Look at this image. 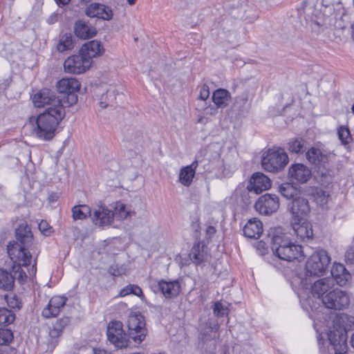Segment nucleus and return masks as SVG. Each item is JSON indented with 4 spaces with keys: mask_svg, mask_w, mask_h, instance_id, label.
Here are the masks:
<instances>
[{
    "mask_svg": "<svg viewBox=\"0 0 354 354\" xmlns=\"http://www.w3.org/2000/svg\"><path fill=\"white\" fill-rule=\"evenodd\" d=\"M17 241H10L7 250L10 259L19 266H27L34 259V264L30 274L36 272V260L39 250L32 244L33 236L30 227L26 224H21L16 230Z\"/></svg>",
    "mask_w": 354,
    "mask_h": 354,
    "instance_id": "nucleus-1",
    "label": "nucleus"
},
{
    "mask_svg": "<svg viewBox=\"0 0 354 354\" xmlns=\"http://www.w3.org/2000/svg\"><path fill=\"white\" fill-rule=\"evenodd\" d=\"M330 261V258L325 250H320L313 252L306 261L304 272L298 277L301 287L308 288L311 281L323 276Z\"/></svg>",
    "mask_w": 354,
    "mask_h": 354,
    "instance_id": "nucleus-2",
    "label": "nucleus"
},
{
    "mask_svg": "<svg viewBox=\"0 0 354 354\" xmlns=\"http://www.w3.org/2000/svg\"><path fill=\"white\" fill-rule=\"evenodd\" d=\"M65 116L64 108L58 107L55 111H45L39 114L33 128V133L42 140L53 138L60 121Z\"/></svg>",
    "mask_w": 354,
    "mask_h": 354,
    "instance_id": "nucleus-3",
    "label": "nucleus"
},
{
    "mask_svg": "<svg viewBox=\"0 0 354 354\" xmlns=\"http://www.w3.org/2000/svg\"><path fill=\"white\" fill-rule=\"evenodd\" d=\"M271 248L280 259L286 261L301 260L304 256L301 245L292 243L287 236L282 234L273 236Z\"/></svg>",
    "mask_w": 354,
    "mask_h": 354,
    "instance_id": "nucleus-4",
    "label": "nucleus"
},
{
    "mask_svg": "<svg viewBox=\"0 0 354 354\" xmlns=\"http://www.w3.org/2000/svg\"><path fill=\"white\" fill-rule=\"evenodd\" d=\"M69 98L71 101L65 100V97L56 96L53 91L44 88L34 95L32 102L38 108L46 106V111H55L58 109V107L64 108L65 110L66 107L71 106L77 101V97L75 95H71Z\"/></svg>",
    "mask_w": 354,
    "mask_h": 354,
    "instance_id": "nucleus-5",
    "label": "nucleus"
},
{
    "mask_svg": "<svg viewBox=\"0 0 354 354\" xmlns=\"http://www.w3.org/2000/svg\"><path fill=\"white\" fill-rule=\"evenodd\" d=\"M320 354H346L347 353L346 333L344 329L330 330L328 340L318 339Z\"/></svg>",
    "mask_w": 354,
    "mask_h": 354,
    "instance_id": "nucleus-6",
    "label": "nucleus"
},
{
    "mask_svg": "<svg viewBox=\"0 0 354 354\" xmlns=\"http://www.w3.org/2000/svg\"><path fill=\"white\" fill-rule=\"evenodd\" d=\"M288 163L287 153L280 148L269 149L263 153L261 158V165L264 170L268 172L281 171Z\"/></svg>",
    "mask_w": 354,
    "mask_h": 354,
    "instance_id": "nucleus-7",
    "label": "nucleus"
},
{
    "mask_svg": "<svg viewBox=\"0 0 354 354\" xmlns=\"http://www.w3.org/2000/svg\"><path fill=\"white\" fill-rule=\"evenodd\" d=\"M144 317L140 313L131 314L127 320L129 336L134 342L140 344L147 335Z\"/></svg>",
    "mask_w": 354,
    "mask_h": 354,
    "instance_id": "nucleus-8",
    "label": "nucleus"
},
{
    "mask_svg": "<svg viewBox=\"0 0 354 354\" xmlns=\"http://www.w3.org/2000/svg\"><path fill=\"white\" fill-rule=\"evenodd\" d=\"M322 304L329 309L343 310L348 306L350 297L346 291L333 288L324 296Z\"/></svg>",
    "mask_w": 354,
    "mask_h": 354,
    "instance_id": "nucleus-9",
    "label": "nucleus"
},
{
    "mask_svg": "<svg viewBox=\"0 0 354 354\" xmlns=\"http://www.w3.org/2000/svg\"><path fill=\"white\" fill-rule=\"evenodd\" d=\"M150 288L154 292H161L167 299L177 297L181 291V286L178 280H153L150 282Z\"/></svg>",
    "mask_w": 354,
    "mask_h": 354,
    "instance_id": "nucleus-10",
    "label": "nucleus"
},
{
    "mask_svg": "<svg viewBox=\"0 0 354 354\" xmlns=\"http://www.w3.org/2000/svg\"><path fill=\"white\" fill-rule=\"evenodd\" d=\"M106 334L109 341L116 348H122L127 346L129 340L121 322H111L107 326Z\"/></svg>",
    "mask_w": 354,
    "mask_h": 354,
    "instance_id": "nucleus-11",
    "label": "nucleus"
},
{
    "mask_svg": "<svg viewBox=\"0 0 354 354\" xmlns=\"http://www.w3.org/2000/svg\"><path fill=\"white\" fill-rule=\"evenodd\" d=\"M279 197L274 194H266L261 196L254 205L255 209L261 214L270 215L279 208Z\"/></svg>",
    "mask_w": 354,
    "mask_h": 354,
    "instance_id": "nucleus-12",
    "label": "nucleus"
},
{
    "mask_svg": "<svg viewBox=\"0 0 354 354\" xmlns=\"http://www.w3.org/2000/svg\"><path fill=\"white\" fill-rule=\"evenodd\" d=\"M91 66V62L86 59L80 52L79 55L70 56L64 63L65 71L73 74L83 73L88 70Z\"/></svg>",
    "mask_w": 354,
    "mask_h": 354,
    "instance_id": "nucleus-13",
    "label": "nucleus"
},
{
    "mask_svg": "<svg viewBox=\"0 0 354 354\" xmlns=\"http://www.w3.org/2000/svg\"><path fill=\"white\" fill-rule=\"evenodd\" d=\"M335 283L333 279L330 277H324L322 279H316L315 281H311V284L309 285L308 288L301 287L304 290H310L313 296L321 299L322 302L323 301V297L324 295L332 290L334 288Z\"/></svg>",
    "mask_w": 354,
    "mask_h": 354,
    "instance_id": "nucleus-14",
    "label": "nucleus"
},
{
    "mask_svg": "<svg viewBox=\"0 0 354 354\" xmlns=\"http://www.w3.org/2000/svg\"><path fill=\"white\" fill-rule=\"evenodd\" d=\"M80 86V83L76 78H62L57 84V90L60 93L58 97H60L61 98L65 97V100L71 101V100L69 97L71 95H75L77 97L75 93L79 91Z\"/></svg>",
    "mask_w": 354,
    "mask_h": 354,
    "instance_id": "nucleus-15",
    "label": "nucleus"
},
{
    "mask_svg": "<svg viewBox=\"0 0 354 354\" xmlns=\"http://www.w3.org/2000/svg\"><path fill=\"white\" fill-rule=\"evenodd\" d=\"M291 225L294 231V234L301 241H308L312 239L313 232L312 225L308 221H304V218H292Z\"/></svg>",
    "mask_w": 354,
    "mask_h": 354,
    "instance_id": "nucleus-16",
    "label": "nucleus"
},
{
    "mask_svg": "<svg viewBox=\"0 0 354 354\" xmlns=\"http://www.w3.org/2000/svg\"><path fill=\"white\" fill-rule=\"evenodd\" d=\"M91 219L100 227L110 225L113 220V214L106 206L100 205L93 209Z\"/></svg>",
    "mask_w": 354,
    "mask_h": 354,
    "instance_id": "nucleus-17",
    "label": "nucleus"
},
{
    "mask_svg": "<svg viewBox=\"0 0 354 354\" xmlns=\"http://www.w3.org/2000/svg\"><path fill=\"white\" fill-rule=\"evenodd\" d=\"M270 179L261 172L253 174L250 179L248 189L254 192L255 194H260L271 187Z\"/></svg>",
    "mask_w": 354,
    "mask_h": 354,
    "instance_id": "nucleus-18",
    "label": "nucleus"
},
{
    "mask_svg": "<svg viewBox=\"0 0 354 354\" xmlns=\"http://www.w3.org/2000/svg\"><path fill=\"white\" fill-rule=\"evenodd\" d=\"M289 212L292 214V218H304L310 212L308 201L300 196L296 197L288 205Z\"/></svg>",
    "mask_w": 354,
    "mask_h": 354,
    "instance_id": "nucleus-19",
    "label": "nucleus"
},
{
    "mask_svg": "<svg viewBox=\"0 0 354 354\" xmlns=\"http://www.w3.org/2000/svg\"><path fill=\"white\" fill-rule=\"evenodd\" d=\"M333 17L330 19V25H333L336 29L343 30L348 24V16L341 2L333 6Z\"/></svg>",
    "mask_w": 354,
    "mask_h": 354,
    "instance_id": "nucleus-20",
    "label": "nucleus"
},
{
    "mask_svg": "<svg viewBox=\"0 0 354 354\" xmlns=\"http://www.w3.org/2000/svg\"><path fill=\"white\" fill-rule=\"evenodd\" d=\"M310 176L311 171L304 164H294L288 169V177L292 181L305 183L310 179Z\"/></svg>",
    "mask_w": 354,
    "mask_h": 354,
    "instance_id": "nucleus-21",
    "label": "nucleus"
},
{
    "mask_svg": "<svg viewBox=\"0 0 354 354\" xmlns=\"http://www.w3.org/2000/svg\"><path fill=\"white\" fill-rule=\"evenodd\" d=\"M191 261L196 265H200L210 260L211 256L208 248L203 243H195L189 253Z\"/></svg>",
    "mask_w": 354,
    "mask_h": 354,
    "instance_id": "nucleus-22",
    "label": "nucleus"
},
{
    "mask_svg": "<svg viewBox=\"0 0 354 354\" xmlns=\"http://www.w3.org/2000/svg\"><path fill=\"white\" fill-rule=\"evenodd\" d=\"M86 15L89 17H97L103 20H110L113 17L111 8L101 3H91L86 9Z\"/></svg>",
    "mask_w": 354,
    "mask_h": 354,
    "instance_id": "nucleus-23",
    "label": "nucleus"
},
{
    "mask_svg": "<svg viewBox=\"0 0 354 354\" xmlns=\"http://www.w3.org/2000/svg\"><path fill=\"white\" fill-rule=\"evenodd\" d=\"M66 298L61 296L52 297L48 305L43 309L42 315L46 318L56 317L66 304Z\"/></svg>",
    "mask_w": 354,
    "mask_h": 354,
    "instance_id": "nucleus-24",
    "label": "nucleus"
},
{
    "mask_svg": "<svg viewBox=\"0 0 354 354\" xmlns=\"http://www.w3.org/2000/svg\"><path fill=\"white\" fill-rule=\"evenodd\" d=\"M82 55L92 64V59L102 55L104 48L100 41L92 40L85 43L80 50Z\"/></svg>",
    "mask_w": 354,
    "mask_h": 354,
    "instance_id": "nucleus-25",
    "label": "nucleus"
},
{
    "mask_svg": "<svg viewBox=\"0 0 354 354\" xmlns=\"http://www.w3.org/2000/svg\"><path fill=\"white\" fill-rule=\"evenodd\" d=\"M74 32L77 37L86 39L94 37L97 31L88 22L79 20L75 24Z\"/></svg>",
    "mask_w": 354,
    "mask_h": 354,
    "instance_id": "nucleus-26",
    "label": "nucleus"
},
{
    "mask_svg": "<svg viewBox=\"0 0 354 354\" xmlns=\"http://www.w3.org/2000/svg\"><path fill=\"white\" fill-rule=\"evenodd\" d=\"M331 275L333 282L336 281L337 284L340 286L346 285L348 282L351 274L346 270L345 267L341 263H334L331 269Z\"/></svg>",
    "mask_w": 354,
    "mask_h": 354,
    "instance_id": "nucleus-27",
    "label": "nucleus"
},
{
    "mask_svg": "<svg viewBox=\"0 0 354 354\" xmlns=\"http://www.w3.org/2000/svg\"><path fill=\"white\" fill-rule=\"evenodd\" d=\"M243 234L250 239H258L263 232L262 223L256 218L250 219L243 227Z\"/></svg>",
    "mask_w": 354,
    "mask_h": 354,
    "instance_id": "nucleus-28",
    "label": "nucleus"
},
{
    "mask_svg": "<svg viewBox=\"0 0 354 354\" xmlns=\"http://www.w3.org/2000/svg\"><path fill=\"white\" fill-rule=\"evenodd\" d=\"M198 165V162L196 160L191 165L184 167L180 169L179 182L183 185L189 187L192 184Z\"/></svg>",
    "mask_w": 354,
    "mask_h": 354,
    "instance_id": "nucleus-29",
    "label": "nucleus"
},
{
    "mask_svg": "<svg viewBox=\"0 0 354 354\" xmlns=\"http://www.w3.org/2000/svg\"><path fill=\"white\" fill-rule=\"evenodd\" d=\"M231 100L230 92L223 88L216 90L212 95V100L217 108H224L227 106Z\"/></svg>",
    "mask_w": 354,
    "mask_h": 354,
    "instance_id": "nucleus-30",
    "label": "nucleus"
},
{
    "mask_svg": "<svg viewBox=\"0 0 354 354\" xmlns=\"http://www.w3.org/2000/svg\"><path fill=\"white\" fill-rule=\"evenodd\" d=\"M306 157L309 162L315 165H319L327 160L326 156L316 147L310 148L306 153Z\"/></svg>",
    "mask_w": 354,
    "mask_h": 354,
    "instance_id": "nucleus-31",
    "label": "nucleus"
},
{
    "mask_svg": "<svg viewBox=\"0 0 354 354\" xmlns=\"http://www.w3.org/2000/svg\"><path fill=\"white\" fill-rule=\"evenodd\" d=\"M74 42L71 33L66 32L60 35L59 41L57 44V49L59 52H64L66 50L73 48Z\"/></svg>",
    "mask_w": 354,
    "mask_h": 354,
    "instance_id": "nucleus-32",
    "label": "nucleus"
},
{
    "mask_svg": "<svg viewBox=\"0 0 354 354\" xmlns=\"http://www.w3.org/2000/svg\"><path fill=\"white\" fill-rule=\"evenodd\" d=\"M69 318L64 317L57 320L53 324L52 328L49 331V336L52 339H55L61 335L66 326L69 324Z\"/></svg>",
    "mask_w": 354,
    "mask_h": 354,
    "instance_id": "nucleus-33",
    "label": "nucleus"
},
{
    "mask_svg": "<svg viewBox=\"0 0 354 354\" xmlns=\"http://www.w3.org/2000/svg\"><path fill=\"white\" fill-rule=\"evenodd\" d=\"M14 277L8 271L0 268V289L11 290L14 286Z\"/></svg>",
    "mask_w": 354,
    "mask_h": 354,
    "instance_id": "nucleus-34",
    "label": "nucleus"
},
{
    "mask_svg": "<svg viewBox=\"0 0 354 354\" xmlns=\"http://www.w3.org/2000/svg\"><path fill=\"white\" fill-rule=\"evenodd\" d=\"M88 216H92L91 209L88 205H75L72 208V216L74 220H84Z\"/></svg>",
    "mask_w": 354,
    "mask_h": 354,
    "instance_id": "nucleus-35",
    "label": "nucleus"
},
{
    "mask_svg": "<svg viewBox=\"0 0 354 354\" xmlns=\"http://www.w3.org/2000/svg\"><path fill=\"white\" fill-rule=\"evenodd\" d=\"M100 105L104 109L107 106H113L116 103V93L113 88H109L106 93L102 94L100 99Z\"/></svg>",
    "mask_w": 354,
    "mask_h": 354,
    "instance_id": "nucleus-36",
    "label": "nucleus"
},
{
    "mask_svg": "<svg viewBox=\"0 0 354 354\" xmlns=\"http://www.w3.org/2000/svg\"><path fill=\"white\" fill-rule=\"evenodd\" d=\"M278 189L281 194L288 199L294 200V198L299 196V192L297 189L291 183H283L279 185Z\"/></svg>",
    "mask_w": 354,
    "mask_h": 354,
    "instance_id": "nucleus-37",
    "label": "nucleus"
},
{
    "mask_svg": "<svg viewBox=\"0 0 354 354\" xmlns=\"http://www.w3.org/2000/svg\"><path fill=\"white\" fill-rule=\"evenodd\" d=\"M288 150L294 153H302L306 149V141L301 138H295L288 142Z\"/></svg>",
    "mask_w": 354,
    "mask_h": 354,
    "instance_id": "nucleus-38",
    "label": "nucleus"
},
{
    "mask_svg": "<svg viewBox=\"0 0 354 354\" xmlns=\"http://www.w3.org/2000/svg\"><path fill=\"white\" fill-rule=\"evenodd\" d=\"M113 214V218L116 217L118 219H125L129 216H131L133 212L127 209L124 204L118 202L115 204Z\"/></svg>",
    "mask_w": 354,
    "mask_h": 354,
    "instance_id": "nucleus-39",
    "label": "nucleus"
},
{
    "mask_svg": "<svg viewBox=\"0 0 354 354\" xmlns=\"http://www.w3.org/2000/svg\"><path fill=\"white\" fill-rule=\"evenodd\" d=\"M15 314L6 308H0V325H8L14 322Z\"/></svg>",
    "mask_w": 354,
    "mask_h": 354,
    "instance_id": "nucleus-40",
    "label": "nucleus"
},
{
    "mask_svg": "<svg viewBox=\"0 0 354 354\" xmlns=\"http://www.w3.org/2000/svg\"><path fill=\"white\" fill-rule=\"evenodd\" d=\"M130 294H133L140 298L144 297L142 289L137 285H128L120 292V297H124Z\"/></svg>",
    "mask_w": 354,
    "mask_h": 354,
    "instance_id": "nucleus-41",
    "label": "nucleus"
},
{
    "mask_svg": "<svg viewBox=\"0 0 354 354\" xmlns=\"http://www.w3.org/2000/svg\"><path fill=\"white\" fill-rule=\"evenodd\" d=\"M314 198L319 205L324 206L328 201L329 194L322 189H317L314 194Z\"/></svg>",
    "mask_w": 354,
    "mask_h": 354,
    "instance_id": "nucleus-42",
    "label": "nucleus"
},
{
    "mask_svg": "<svg viewBox=\"0 0 354 354\" xmlns=\"http://www.w3.org/2000/svg\"><path fill=\"white\" fill-rule=\"evenodd\" d=\"M12 330L6 328H0V345H8L13 339Z\"/></svg>",
    "mask_w": 354,
    "mask_h": 354,
    "instance_id": "nucleus-43",
    "label": "nucleus"
},
{
    "mask_svg": "<svg viewBox=\"0 0 354 354\" xmlns=\"http://www.w3.org/2000/svg\"><path fill=\"white\" fill-rule=\"evenodd\" d=\"M337 134L339 140L344 145L348 144L352 140L348 128L344 126L338 128Z\"/></svg>",
    "mask_w": 354,
    "mask_h": 354,
    "instance_id": "nucleus-44",
    "label": "nucleus"
},
{
    "mask_svg": "<svg viewBox=\"0 0 354 354\" xmlns=\"http://www.w3.org/2000/svg\"><path fill=\"white\" fill-rule=\"evenodd\" d=\"M213 311L214 315L217 317H223L225 314L227 313V310L224 308L223 304L219 301H217L214 304Z\"/></svg>",
    "mask_w": 354,
    "mask_h": 354,
    "instance_id": "nucleus-45",
    "label": "nucleus"
},
{
    "mask_svg": "<svg viewBox=\"0 0 354 354\" xmlns=\"http://www.w3.org/2000/svg\"><path fill=\"white\" fill-rule=\"evenodd\" d=\"M39 230L44 235H49L52 232V227L46 221H41L38 225Z\"/></svg>",
    "mask_w": 354,
    "mask_h": 354,
    "instance_id": "nucleus-46",
    "label": "nucleus"
},
{
    "mask_svg": "<svg viewBox=\"0 0 354 354\" xmlns=\"http://www.w3.org/2000/svg\"><path fill=\"white\" fill-rule=\"evenodd\" d=\"M209 86L206 84H204L201 88L199 98L202 100H205L209 97Z\"/></svg>",
    "mask_w": 354,
    "mask_h": 354,
    "instance_id": "nucleus-47",
    "label": "nucleus"
},
{
    "mask_svg": "<svg viewBox=\"0 0 354 354\" xmlns=\"http://www.w3.org/2000/svg\"><path fill=\"white\" fill-rule=\"evenodd\" d=\"M345 259L348 263L354 264V246L351 247L346 252Z\"/></svg>",
    "mask_w": 354,
    "mask_h": 354,
    "instance_id": "nucleus-48",
    "label": "nucleus"
},
{
    "mask_svg": "<svg viewBox=\"0 0 354 354\" xmlns=\"http://www.w3.org/2000/svg\"><path fill=\"white\" fill-rule=\"evenodd\" d=\"M6 299H7V303L10 308H18V309H19L21 308V302L19 301L15 297H12L10 298H8L6 297Z\"/></svg>",
    "mask_w": 354,
    "mask_h": 354,
    "instance_id": "nucleus-49",
    "label": "nucleus"
},
{
    "mask_svg": "<svg viewBox=\"0 0 354 354\" xmlns=\"http://www.w3.org/2000/svg\"><path fill=\"white\" fill-rule=\"evenodd\" d=\"M133 133H130L127 136L126 139L128 142H132L133 144H138L140 142L142 138V135L140 133H136V136L133 138L131 134Z\"/></svg>",
    "mask_w": 354,
    "mask_h": 354,
    "instance_id": "nucleus-50",
    "label": "nucleus"
},
{
    "mask_svg": "<svg viewBox=\"0 0 354 354\" xmlns=\"http://www.w3.org/2000/svg\"><path fill=\"white\" fill-rule=\"evenodd\" d=\"M205 113L207 115H214L216 113L217 109L214 106H210L205 109Z\"/></svg>",
    "mask_w": 354,
    "mask_h": 354,
    "instance_id": "nucleus-51",
    "label": "nucleus"
},
{
    "mask_svg": "<svg viewBox=\"0 0 354 354\" xmlns=\"http://www.w3.org/2000/svg\"><path fill=\"white\" fill-rule=\"evenodd\" d=\"M216 232V229L212 225H209L206 228V234L209 237H211L212 235H214Z\"/></svg>",
    "mask_w": 354,
    "mask_h": 354,
    "instance_id": "nucleus-52",
    "label": "nucleus"
},
{
    "mask_svg": "<svg viewBox=\"0 0 354 354\" xmlns=\"http://www.w3.org/2000/svg\"><path fill=\"white\" fill-rule=\"evenodd\" d=\"M0 354H17V352L15 349L9 348L4 350L0 349Z\"/></svg>",
    "mask_w": 354,
    "mask_h": 354,
    "instance_id": "nucleus-53",
    "label": "nucleus"
},
{
    "mask_svg": "<svg viewBox=\"0 0 354 354\" xmlns=\"http://www.w3.org/2000/svg\"><path fill=\"white\" fill-rule=\"evenodd\" d=\"M109 273L113 276H119L122 274V272L119 270H115L111 266L109 270Z\"/></svg>",
    "mask_w": 354,
    "mask_h": 354,
    "instance_id": "nucleus-54",
    "label": "nucleus"
},
{
    "mask_svg": "<svg viewBox=\"0 0 354 354\" xmlns=\"http://www.w3.org/2000/svg\"><path fill=\"white\" fill-rule=\"evenodd\" d=\"M93 354H108L106 351L103 348H93Z\"/></svg>",
    "mask_w": 354,
    "mask_h": 354,
    "instance_id": "nucleus-55",
    "label": "nucleus"
},
{
    "mask_svg": "<svg viewBox=\"0 0 354 354\" xmlns=\"http://www.w3.org/2000/svg\"><path fill=\"white\" fill-rule=\"evenodd\" d=\"M59 6H63L67 5L71 0H55Z\"/></svg>",
    "mask_w": 354,
    "mask_h": 354,
    "instance_id": "nucleus-56",
    "label": "nucleus"
},
{
    "mask_svg": "<svg viewBox=\"0 0 354 354\" xmlns=\"http://www.w3.org/2000/svg\"><path fill=\"white\" fill-rule=\"evenodd\" d=\"M260 247L263 248V251L261 252V254H263V253H264V252L266 250V249L264 248V243H262V242L258 243H257V248H259Z\"/></svg>",
    "mask_w": 354,
    "mask_h": 354,
    "instance_id": "nucleus-57",
    "label": "nucleus"
},
{
    "mask_svg": "<svg viewBox=\"0 0 354 354\" xmlns=\"http://www.w3.org/2000/svg\"><path fill=\"white\" fill-rule=\"evenodd\" d=\"M24 277H26V274L24 272L21 271L19 272V277L23 279Z\"/></svg>",
    "mask_w": 354,
    "mask_h": 354,
    "instance_id": "nucleus-58",
    "label": "nucleus"
},
{
    "mask_svg": "<svg viewBox=\"0 0 354 354\" xmlns=\"http://www.w3.org/2000/svg\"><path fill=\"white\" fill-rule=\"evenodd\" d=\"M351 346L354 348V333H353V334L351 336Z\"/></svg>",
    "mask_w": 354,
    "mask_h": 354,
    "instance_id": "nucleus-59",
    "label": "nucleus"
},
{
    "mask_svg": "<svg viewBox=\"0 0 354 354\" xmlns=\"http://www.w3.org/2000/svg\"><path fill=\"white\" fill-rule=\"evenodd\" d=\"M136 0H127V2L129 5H133L136 3Z\"/></svg>",
    "mask_w": 354,
    "mask_h": 354,
    "instance_id": "nucleus-60",
    "label": "nucleus"
},
{
    "mask_svg": "<svg viewBox=\"0 0 354 354\" xmlns=\"http://www.w3.org/2000/svg\"><path fill=\"white\" fill-rule=\"evenodd\" d=\"M351 29H352V37L354 39V24L351 25Z\"/></svg>",
    "mask_w": 354,
    "mask_h": 354,
    "instance_id": "nucleus-61",
    "label": "nucleus"
},
{
    "mask_svg": "<svg viewBox=\"0 0 354 354\" xmlns=\"http://www.w3.org/2000/svg\"><path fill=\"white\" fill-rule=\"evenodd\" d=\"M326 9H328V10H324L325 13L328 12L331 10L330 7H327Z\"/></svg>",
    "mask_w": 354,
    "mask_h": 354,
    "instance_id": "nucleus-62",
    "label": "nucleus"
},
{
    "mask_svg": "<svg viewBox=\"0 0 354 354\" xmlns=\"http://www.w3.org/2000/svg\"><path fill=\"white\" fill-rule=\"evenodd\" d=\"M91 0H81L82 2H84L85 3L90 2Z\"/></svg>",
    "mask_w": 354,
    "mask_h": 354,
    "instance_id": "nucleus-63",
    "label": "nucleus"
},
{
    "mask_svg": "<svg viewBox=\"0 0 354 354\" xmlns=\"http://www.w3.org/2000/svg\"><path fill=\"white\" fill-rule=\"evenodd\" d=\"M352 112L354 113V104H353L351 107Z\"/></svg>",
    "mask_w": 354,
    "mask_h": 354,
    "instance_id": "nucleus-64",
    "label": "nucleus"
}]
</instances>
